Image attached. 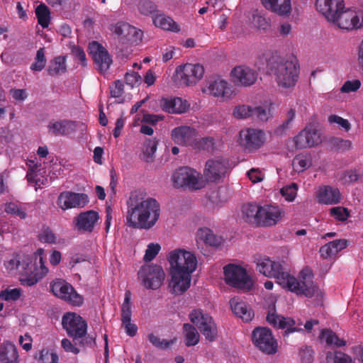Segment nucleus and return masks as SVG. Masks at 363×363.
Instances as JSON below:
<instances>
[{"label":"nucleus","mask_w":363,"mask_h":363,"mask_svg":"<svg viewBox=\"0 0 363 363\" xmlns=\"http://www.w3.org/2000/svg\"><path fill=\"white\" fill-rule=\"evenodd\" d=\"M208 90L211 95L224 99H230L233 94V90L230 85L221 79H217L208 82Z\"/></svg>","instance_id":"obj_25"},{"label":"nucleus","mask_w":363,"mask_h":363,"mask_svg":"<svg viewBox=\"0 0 363 363\" xmlns=\"http://www.w3.org/2000/svg\"><path fill=\"white\" fill-rule=\"evenodd\" d=\"M62 324L67 335L74 341L86 335L87 323L80 315L74 313H67L62 317Z\"/></svg>","instance_id":"obj_10"},{"label":"nucleus","mask_w":363,"mask_h":363,"mask_svg":"<svg viewBox=\"0 0 363 363\" xmlns=\"http://www.w3.org/2000/svg\"><path fill=\"white\" fill-rule=\"evenodd\" d=\"M361 86V82L359 79H354L352 81H346L340 90L342 93H350L356 91Z\"/></svg>","instance_id":"obj_60"},{"label":"nucleus","mask_w":363,"mask_h":363,"mask_svg":"<svg viewBox=\"0 0 363 363\" xmlns=\"http://www.w3.org/2000/svg\"><path fill=\"white\" fill-rule=\"evenodd\" d=\"M147 338L153 346L161 350H166L177 342L176 337H174L170 340H167L165 339H160L153 333H150Z\"/></svg>","instance_id":"obj_44"},{"label":"nucleus","mask_w":363,"mask_h":363,"mask_svg":"<svg viewBox=\"0 0 363 363\" xmlns=\"http://www.w3.org/2000/svg\"><path fill=\"white\" fill-rule=\"evenodd\" d=\"M138 279L147 289L156 290L163 284L165 274L162 267L157 264H147L139 270Z\"/></svg>","instance_id":"obj_8"},{"label":"nucleus","mask_w":363,"mask_h":363,"mask_svg":"<svg viewBox=\"0 0 363 363\" xmlns=\"http://www.w3.org/2000/svg\"><path fill=\"white\" fill-rule=\"evenodd\" d=\"M317 198L320 203L336 204L340 201L341 194L337 188L324 186L319 189Z\"/></svg>","instance_id":"obj_28"},{"label":"nucleus","mask_w":363,"mask_h":363,"mask_svg":"<svg viewBox=\"0 0 363 363\" xmlns=\"http://www.w3.org/2000/svg\"><path fill=\"white\" fill-rule=\"evenodd\" d=\"M214 139L212 137H206L196 143V146L199 150L212 152L214 150Z\"/></svg>","instance_id":"obj_57"},{"label":"nucleus","mask_w":363,"mask_h":363,"mask_svg":"<svg viewBox=\"0 0 363 363\" xmlns=\"http://www.w3.org/2000/svg\"><path fill=\"white\" fill-rule=\"evenodd\" d=\"M13 139V135L11 130L6 127L0 128V143L8 144L11 142Z\"/></svg>","instance_id":"obj_64"},{"label":"nucleus","mask_w":363,"mask_h":363,"mask_svg":"<svg viewBox=\"0 0 363 363\" xmlns=\"http://www.w3.org/2000/svg\"><path fill=\"white\" fill-rule=\"evenodd\" d=\"M190 320L195 324L206 340L212 342L217 337V327L211 315L201 309H195L189 314Z\"/></svg>","instance_id":"obj_9"},{"label":"nucleus","mask_w":363,"mask_h":363,"mask_svg":"<svg viewBox=\"0 0 363 363\" xmlns=\"http://www.w3.org/2000/svg\"><path fill=\"white\" fill-rule=\"evenodd\" d=\"M294 140L298 149L314 147L322 141L319 130L312 126L306 127L294 138Z\"/></svg>","instance_id":"obj_19"},{"label":"nucleus","mask_w":363,"mask_h":363,"mask_svg":"<svg viewBox=\"0 0 363 363\" xmlns=\"http://www.w3.org/2000/svg\"><path fill=\"white\" fill-rule=\"evenodd\" d=\"M185 333V345L187 347L194 346L199 342V334L196 328L189 323H185L183 326Z\"/></svg>","instance_id":"obj_39"},{"label":"nucleus","mask_w":363,"mask_h":363,"mask_svg":"<svg viewBox=\"0 0 363 363\" xmlns=\"http://www.w3.org/2000/svg\"><path fill=\"white\" fill-rule=\"evenodd\" d=\"M126 225L132 228L149 230L157 222L160 206L155 199L139 191H132L126 202Z\"/></svg>","instance_id":"obj_2"},{"label":"nucleus","mask_w":363,"mask_h":363,"mask_svg":"<svg viewBox=\"0 0 363 363\" xmlns=\"http://www.w3.org/2000/svg\"><path fill=\"white\" fill-rule=\"evenodd\" d=\"M196 241L203 242L206 245L211 247H218L223 242L222 237L218 236L208 228L199 229L196 233Z\"/></svg>","instance_id":"obj_32"},{"label":"nucleus","mask_w":363,"mask_h":363,"mask_svg":"<svg viewBox=\"0 0 363 363\" xmlns=\"http://www.w3.org/2000/svg\"><path fill=\"white\" fill-rule=\"evenodd\" d=\"M347 246V241L346 240H335L322 246L320 249V253L323 257L328 258L346 248Z\"/></svg>","instance_id":"obj_33"},{"label":"nucleus","mask_w":363,"mask_h":363,"mask_svg":"<svg viewBox=\"0 0 363 363\" xmlns=\"http://www.w3.org/2000/svg\"><path fill=\"white\" fill-rule=\"evenodd\" d=\"M224 279L227 284L237 289L250 290L252 281L245 268L229 264L223 267Z\"/></svg>","instance_id":"obj_6"},{"label":"nucleus","mask_w":363,"mask_h":363,"mask_svg":"<svg viewBox=\"0 0 363 363\" xmlns=\"http://www.w3.org/2000/svg\"><path fill=\"white\" fill-rule=\"evenodd\" d=\"M328 122L331 124L337 123L345 131H349L351 128V125L348 120L345 119L337 115H330L328 117Z\"/></svg>","instance_id":"obj_59"},{"label":"nucleus","mask_w":363,"mask_h":363,"mask_svg":"<svg viewBox=\"0 0 363 363\" xmlns=\"http://www.w3.org/2000/svg\"><path fill=\"white\" fill-rule=\"evenodd\" d=\"M335 22L342 29L359 28L363 26V13L352 9L342 10Z\"/></svg>","instance_id":"obj_18"},{"label":"nucleus","mask_w":363,"mask_h":363,"mask_svg":"<svg viewBox=\"0 0 363 363\" xmlns=\"http://www.w3.org/2000/svg\"><path fill=\"white\" fill-rule=\"evenodd\" d=\"M259 206L253 203H247L242 206V214L247 221L251 222L253 220L257 224Z\"/></svg>","instance_id":"obj_41"},{"label":"nucleus","mask_w":363,"mask_h":363,"mask_svg":"<svg viewBox=\"0 0 363 363\" xmlns=\"http://www.w3.org/2000/svg\"><path fill=\"white\" fill-rule=\"evenodd\" d=\"M228 162L222 158L211 159L206 162L203 175L207 182H216L225 177Z\"/></svg>","instance_id":"obj_17"},{"label":"nucleus","mask_w":363,"mask_h":363,"mask_svg":"<svg viewBox=\"0 0 363 363\" xmlns=\"http://www.w3.org/2000/svg\"><path fill=\"white\" fill-rule=\"evenodd\" d=\"M21 296V290L18 288L6 289L0 292V299L6 301H16L20 298Z\"/></svg>","instance_id":"obj_49"},{"label":"nucleus","mask_w":363,"mask_h":363,"mask_svg":"<svg viewBox=\"0 0 363 363\" xmlns=\"http://www.w3.org/2000/svg\"><path fill=\"white\" fill-rule=\"evenodd\" d=\"M298 185L292 183L281 189L280 193L287 201H293L296 196Z\"/></svg>","instance_id":"obj_50"},{"label":"nucleus","mask_w":363,"mask_h":363,"mask_svg":"<svg viewBox=\"0 0 363 363\" xmlns=\"http://www.w3.org/2000/svg\"><path fill=\"white\" fill-rule=\"evenodd\" d=\"M231 77L235 84L249 86L255 83L257 73L249 67L240 65L231 71Z\"/></svg>","instance_id":"obj_23"},{"label":"nucleus","mask_w":363,"mask_h":363,"mask_svg":"<svg viewBox=\"0 0 363 363\" xmlns=\"http://www.w3.org/2000/svg\"><path fill=\"white\" fill-rule=\"evenodd\" d=\"M89 202V199L86 194L70 191L61 192L57 198V205L64 211L70 208H82Z\"/></svg>","instance_id":"obj_13"},{"label":"nucleus","mask_w":363,"mask_h":363,"mask_svg":"<svg viewBox=\"0 0 363 363\" xmlns=\"http://www.w3.org/2000/svg\"><path fill=\"white\" fill-rule=\"evenodd\" d=\"M253 107L247 105H239L235 107L233 116L236 118H246L252 116Z\"/></svg>","instance_id":"obj_52"},{"label":"nucleus","mask_w":363,"mask_h":363,"mask_svg":"<svg viewBox=\"0 0 363 363\" xmlns=\"http://www.w3.org/2000/svg\"><path fill=\"white\" fill-rule=\"evenodd\" d=\"M131 293L129 290L125 291L123 303L121 306V322L131 320Z\"/></svg>","instance_id":"obj_40"},{"label":"nucleus","mask_w":363,"mask_h":363,"mask_svg":"<svg viewBox=\"0 0 363 363\" xmlns=\"http://www.w3.org/2000/svg\"><path fill=\"white\" fill-rule=\"evenodd\" d=\"M170 264L171 282L175 293H184L190 286L191 274L197 266L194 254L185 250L177 249L171 252L168 257Z\"/></svg>","instance_id":"obj_3"},{"label":"nucleus","mask_w":363,"mask_h":363,"mask_svg":"<svg viewBox=\"0 0 363 363\" xmlns=\"http://www.w3.org/2000/svg\"><path fill=\"white\" fill-rule=\"evenodd\" d=\"M315 6L326 19L335 22L338 14L344 9L345 4L343 0H316Z\"/></svg>","instance_id":"obj_21"},{"label":"nucleus","mask_w":363,"mask_h":363,"mask_svg":"<svg viewBox=\"0 0 363 363\" xmlns=\"http://www.w3.org/2000/svg\"><path fill=\"white\" fill-rule=\"evenodd\" d=\"M18 353L14 344L6 342L0 346V363H18Z\"/></svg>","instance_id":"obj_31"},{"label":"nucleus","mask_w":363,"mask_h":363,"mask_svg":"<svg viewBox=\"0 0 363 363\" xmlns=\"http://www.w3.org/2000/svg\"><path fill=\"white\" fill-rule=\"evenodd\" d=\"M320 338L325 340L328 345H334L336 347H341L346 345L343 339H340L335 333L330 329L321 330Z\"/></svg>","instance_id":"obj_37"},{"label":"nucleus","mask_w":363,"mask_h":363,"mask_svg":"<svg viewBox=\"0 0 363 363\" xmlns=\"http://www.w3.org/2000/svg\"><path fill=\"white\" fill-rule=\"evenodd\" d=\"M89 50L96 69L101 73L106 72L112 63V59L107 50L98 42L92 41L89 43Z\"/></svg>","instance_id":"obj_15"},{"label":"nucleus","mask_w":363,"mask_h":363,"mask_svg":"<svg viewBox=\"0 0 363 363\" xmlns=\"http://www.w3.org/2000/svg\"><path fill=\"white\" fill-rule=\"evenodd\" d=\"M204 74V68L199 64L187 63L176 69L175 77L180 81V85L190 86L195 84Z\"/></svg>","instance_id":"obj_11"},{"label":"nucleus","mask_w":363,"mask_h":363,"mask_svg":"<svg viewBox=\"0 0 363 363\" xmlns=\"http://www.w3.org/2000/svg\"><path fill=\"white\" fill-rule=\"evenodd\" d=\"M230 304L234 314L243 321L250 322L254 317V312L250 306L239 298H231Z\"/></svg>","instance_id":"obj_26"},{"label":"nucleus","mask_w":363,"mask_h":363,"mask_svg":"<svg viewBox=\"0 0 363 363\" xmlns=\"http://www.w3.org/2000/svg\"><path fill=\"white\" fill-rule=\"evenodd\" d=\"M172 181L176 187H185L192 190L201 189L205 186L201 174L189 167H182L176 169L172 175Z\"/></svg>","instance_id":"obj_5"},{"label":"nucleus","mask_w":363,"mask_h":363,"mask_svg":"<svg viewBox=\"0 0 363 363\" xmlns=\"http://www.w3.org/2000/svg\"><path fill=\"white\" fill-rule=\"evenodd\" d=\"M331 144L336 150L345 152L352 148V143L350 140H345L340 138H334Z\"/></svg>","instance_id":"obj_56"},{"label":"nucleus","mask_w":363,"mask_h":363,"mask_svg":"<svg viewBox=\"0 0 363 363\" xmlns=\"http://www.w3.org/2000/svg\"><path fill=\"white\" fill-rule=\"evenodd\" d=\"M20 263L18 255H13L4 262V266L8 271H13L18 269Z\"/></svg>","instance_id":"obj_63"},{"label":"nucleus","mask_w":363,"mask_h":363,"mask_svg":"<svg viewBox=\"0 0 363 363\" xmlns=\"http://www.w3.org/2000/svg\"><path fill=\"white\" fill-rule=\"evenodd\" d=\"M298 356L301 363H313L314 351L311 347L303 346L299 349Z\"/></svg>","instance_id":"obj_51"},{"label":"nucleus","mask_w":363,"mask_h":363,"mask_svg":"<svg viewBox=\"0 0 363 363\" xmlns=\"http://www.w3.org/2000/svg\"><path fill=\"white\" fill-rule=\"evenodd\" d=\"M53 294L65 301L74 305L80 306L83 303V298L78 294L73 286L65 281H54L51 286Z\"/></svg>","instance_id":"obj_12"},{"label":"nucleus","mask_w":363,"mask_h":363,"mask_svg":"<svg viewBox=\"0 0 363 363\" xmlns=\"http://www.w3.org/2000/svg\"><path fill=\"white\" fill-rule=\"evenodd\" d=\"M123 83L120 80H116L110 86V94L113 98H119L123 94Z\"/></svg>","instance_id":"obj_61"},{"label":"nucleus","mask_w":363,"mask_h":363,"mask_svg":"<svg viewBox=\"0 0 363 363\" xmlns=\"http://www.w3.org/2000/svg\"><path fill=\"white\" fill-rule=\"evenodd\" d=\"M77 123L70 120L51 121L48 125L49 131L55 135H68L75 132Z\"/></svg>","instance_id":"obj_27"},{"label":"nucleus","mask_w":363,"mask_h":363,"mask_svg":"<svg viewBox=\"0 0 363 363\" xmlns=\"http://www.w3.org/2000/svg\"><path fill=\"white\" fill-rule=\"evenodd\" d=\"M272 116L270 111L262 106L253 107L252 110V118L260 121H267Z\"/></svg>","instance_id":"obj_53"},{"label":"nucleus","mask_w":363,"mask_h":363,"mask_svg":"<svg viewBox=\"0 0 363 363\" xmlns=\"http://www.w3.org/2000/svg\"><path fill=\"white\" fill-rule=\"evenodd\" d=\"M153 23L163 30L177 33L180 30L179 26L170 17L158 13L153 17Z\"/></svg>","instance_id":"obj_34"},{"label":"nucleus","mask_w":363,"mask_h":363,"mask_svg":"<svg viewBox=\"0 0 363 363\" xmlns=\"http://www.w3.org/2000/svg\"><path fill=\"white\" fill-rule=\"evenodd\" d=\"M172 140L179 145H191L194 143L196 136V130L186 125H182L174 128L172 130Z\"/></svg>","instance_id":"obj_24"},{"label":"nucleus","mask_w":363,"mask_h":363,"mask_svg":"<svg viewBox=\"0 0 363 363\" xmlns=\"http://www.w3.org/2000/svg\"><path fill=\"white\" fill-rule=\"evenodd\" d=\"M330 213L340 221H345L350 216V212L347 208L341 206L332 208L330 211Z\"/></svg>","instance_id":"obj_54"},{"label":"nucleus","mask_w":363,"mask_h":363,"mask_svg":"<svg viewBox=\"0 0 363 363\" xmlns=\"http://www.w3.org/2000/svg\"><path fill=\"white\" fill-rule=\"evenodd\" d=\"M160 250V245L159 244L150 243L147 245V248L145 251L144 256V260L145 262L152 261L159 253Z\"/></svg>","instance_id":"obj_58"},{"label":"nucleus","mask_w":363,"mask_h":363,"mask_svg":"<svg viewBox=\"0 0 363 363\" xmlns=\"http://www.w3.org/2000/svg\"><path fill=\"white\" fill-rule=\"evenodd\" d=\"M142 38L143 32L130 24L127 38H125L124 43L137 45L141 42Z\"/></svg>","instance_id":"obj_47"},{"label":"nucleus","mask_w":363,"mask_h":363,"mask_svg":"<svg viewBox=\"0 0 363 363\" xmlns=\"http://www.w3.org/2000/svg\"><path fill=\"white\" fill-rule=\"evenodd\" d=\"M257 270L268 277H274L277 282L283 288L296 293L297 295H304L311 298L314 296L317 287L313 282V276L308 269H303L300 273V281L288 272L284 271L279 262H274L268 257L256 259Z\"/></svg>","instance_id":"obj_1"},{"label":"nucleus","mask_w":363,"mask_h":363,"mask_svg":"<svg viewBox=\"0 0 363 363\" xmlns=\"http://www.w3.org/2000/svg\"><path fill=\"white\" fill-rule=\"evenodd\" d=\"M267 68L269 73L274 75L279 87L291 89L295 86L299 76L298 60H284L278 55H272L267 59Z\"/></svg>","instance_id":"obj_4"},{"label":"nucleus","mask_w":363,"mask_h":363,"mask_svg":"<svg viewBox=\"0 0 363 363\" xmlns=\"http://www.w3.org/2000/svg\"><path fill=\"white\" fill-rule=\"evenodd\" d=\"M262 3L267 9L279 16L288 15L291 10V0H262Z\"/></svg>","instance_id":"obj_30"},{"label":"nucleus","mask_w":363,"mask_h":363,"mask_svg":"<svg viewBox=\"0 0 363 363\" xmlns=\"http://www.w3.org/2000/svg\"><path fill=\"white\" fill-rule=\"evenodd\" d=\"M130 24L126 22L119 21L114 25H111V30L118 38V39L124 43Z\"/></svg>","instance_id":"obj_45"},{"label":"nucleus","mask_w":363,"mask_h":363,"mask_svg":"<svg viewBox=\"0 0 363 363\" xmlns=\"http://www.w3.org/2000/svg\"><path fill=\"white\" fill-rule=\"evenodd\" d=\"M139 12L144 16H152V18L158 13L157 6L150 0H141L138 4Z\"/></svg>","instance_id":"obj_43"},{"label":"nucleus","mask_w":363,"mask_h":363,"mask_svg":"<svg viewBox=\"0 0 363 363\" xmlns=\"http://www.w3.org/2000/svg\"><path fill=\"white\" fill-rule=\"evenodd\" d=\"M311 164L309 157L303 155H296L293 160V166L296 171L298 172H303Z\"/></svg>","instance_id":"obj_48"},{"label":"nucleus","mask_w":363,"mask_h":363,"mask_svg":"<svg viewBox=\"0 0 363 363\" xmlns=\"http://www.w3.org/2000/svg\"><path fill=\"white\" fill-rule=\"evenodd\" d=\"M284 215V211L279 206L272 204L260 206L257 225L262 227L275 225Z\"/></svg>","instance_id":"obj_14"},{"label":"nucleus","mask_w":363,"mask_h":363,"mask_svg":"<svg viewBox=\"0 0 363 363\" xmlns=\"http://www.w3.org/2000/svg\"><path fill=\"white\" fill-rule=\"evenodd\" d=\"M333 363H354V362L349 354L341 351H335L334 352Z\"/></svg>","instance_id":"obj_62"},{"label":"nucleus","mask_w":363,"mask_h":363,"mask_svg":"<svg viewBox=\"0 0 363 363\" xmlns=\"http://www.w3.org/2000/svg\"><path fill=\"white\" fill-rule=\"evenodd\" d=\"M252 340L255 347L266 354L273 355L278 351L277 341L272 330L267 328H255L252 331Z\"/></svg>","instance_id":"obj_7"},{"label":"nucleus","mask_w":363,"mask_h":363,"mask_svg":"<svg viewBox=\"0 0 363 363\" xmlns=\"http://www.w3.org/2000/svg\"><path fill=\"white\" fill-rule=\"evenodd\" d=\"M161 106L162 110L166 112L178 114L186 112L189 107V104L186 100H183L179 97H174L163 99Z\"/></svg>","instance_id":"obj_29"},{"label":"nucleus","mask_w":363,"mask_h":363,"mask_svg":"<svg viewBox=\"0 0 363 363\" xmlns=\"http://www.w3.org/2000/svg\"><path fill=\"white\" fill-rule=\"evenodd\" d=\"M39 240L42 242L52 244L56 242L55 234L49 227H44L39 234Z\"/></svg>","instance_id":"obj_55"},{"label":"nucleus","mask_w":363,"mask_h":363,"mask_svg":"<svg viewBox=\"0 0 363 363\" xmlns=\"http://www.w3.org/2000/svg\"><path fill=\"white\" fill-rule=\"evenodd\" d=\"M157 144L158 143L155 140H147L143 145L141 159L146 162H152L154 160V155L157 150Z\"/></svg>","instance_id":"obj_38"},{"label":"nucleus","mask_w":363,"mask_h":363,"mask_svg":"<svg viewBox=\"0 0 363 363\" xmlns=\"http://www.w3.org/2000/svg\"><path fill=\"white\" fill-rule=\"evenodd\" d=\"M240 138V145L249 151L259 149L265 140L264 132L253 128L241 130Z\"/></svg>","instance_id":"obj_20"},{"label":"nucleus","mask_w":363,"mask_h":363,"mask_svg":"<svg viewBox=\"0 0 363 363\" xmlns=\"http://www.w3.org/2000/svg\"><path fill=\"white\" fill-rule=\"evenodd\" d=\"M267 320L274 327H278L280 329H286L284 333V337L294 332L303 331L302 328L295 327L296 322L293 318L278 315L276 313L274 306L269 311L267 315Z\"/></svg>","instance_id":"obj_22"},{"label":"nucleus","mask_w":363,"mask_h":363,"mask_svg":"<svg viewBox=\"0 0 363 363\" xmlns=\"http://www.w3.org/2000/svg\"><path fill=\"white\" fill-rule=\"evenodd\" d=\"M35 16L38 23L42 28H47L50 23V11L45 4H39L35 9Z\"/></svg>","instance_id":"obj_36"},{"label":"nucleus","mask_w":363,"mask_h":363,"mask_svg":"<svg viewBox=\"0 0 363 363\" xmlns=\"http://www.w3.org/2000/svg\"><path fill=\"white\" fill-rule=\"evenodd\" d=\"M47 60L45 55V48H40L37 50L34 62L30 65V69L35 72L42 71L46 65Z\"/></svg>","instance_id":"obj_46"},{"label":"nucleus","mask_w":363,"mask_h":363,"mask_svg":"<svg viewBox=\"0 0 363 363\" xmlns=\"http://www.w3.org/2000/svg\"><path fill=\"white\" fill-rule=\"evenodd\" d=\"M35 359L40 363H59L58 355L47 348L42 349L38 354H36Z\"/></svg>","instance_id":"obj_42"},{"label":"nucleus","mask_w":363,"mask_h":363,"mask_svg":"<svg viewBox=\"0 0 363 363\" xmlns=\"http://www.w3.org/2000/svg\"><path fill=\"white\" fill-rule=\"evenodd\" d=\"M99 218V213L94 210L81 212L73 219L74 228L79 233H91Z\"/></svg>","instance_id":"obj_16"},{"label":"nucleus","mask_w":363,"mask_h":363,"mask_svg":"<svg viewBox=\"0 0 363 363\" xmlns=\"http://www.w3.org/2000/svg\"><path fill=\"white\" fill-rule=\"evenodd\" d=\"M65 61L66 58L65 56L60 55L55 57L50 61V65L47 69L48 74L55 77L66 72L67 67Z\"/></svg>","instance_id":"obj_35"}]
</instances>
